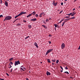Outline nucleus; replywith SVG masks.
<instances>
[{
  "label": "nucleus",
  "instance_id": "43",
  "mask_svg": "<svg viewBox=\"0 0 80 80\" xmlns=\"http://www.w3.org/2000/svg\"><path fill=\"white\" fill-rule=\"evenodd\" d=\"M23 22H24V23H25V22H26V20H23Z\"/></svg>",
  "mask_w": 80,
  "mask_h": 80
},
{
  "label": "nucleus",
  "instance_id": "2",
  "mask_svg": "<svg viewBox=\"0 0 80 80\" xmlns=\"http://www.w3.org/2000/svg\"><path fill=\"white\" fill-rule=\"evenodd\" d=\"M57 4H58V2L55 3V1H53L52 2V5L55 6V7H56L57 5Z\"/></svg>",
  "mask_w": 80,
  "mask_h": 80
},
{
  "label": "nucleus",
  "instance_id": "42",
  "mask_svg": "<svg viewBox=\"0 0 80 80\" xmlns=\"http://www.w3.org/2000/svg\"><path fill=\"white\" fill-rule=\"evenodd\" d=\"M52 36L51 35V34H49V37H52Z\"/></svg>",
  "mask_w": 80,
  "mask_h": 80
},
{
  "label": "nucleus",
  "instance_id": "63",
  "mask_svg": "<svg viewBox=\"0 0 80 80\" xmlns=\"http://www.w3.org/2000/svg\"><path fill=\"white\" fill-rule=\"evenodd\" d=\"M40 63H42V62H40Z\"/></svg>",
  "mask_w": 80,
  "mask_h": 80
},
{
  "label": "nucleus",
  "instance_id": "26",
  "mask_svg": "<svg viewBox=\"0 0 80 80\" xmlns=\"http://www.w3.org/2000/svg\"><path fill=\"white\" fill-rule=\"evenodd\" d=\"M29 37H30V36H28L27 37L25 38V40H26V39H27V38H29Z\"/></svg>",
  "mask_w": 80,
  "mask_h": 80
},
{
  "label": "nucleus",
  "instance_id": "15",
  "mask_svg": "<svg viewBox=\"0 0 80 80\" xmlns=\"http://www.w3.org/2000/svg\"><path fill=\"white\" fill-rule=\"evenodd\" d=\"M32 14H30L28 15L27 16V18L30 17V16H32Z\"/></svg>",
  "mask_w": 80,
  "mask_h": 80
},
{
  "label": "nucleus",
  "instance_id": "37",
  "mask_svg": "<svg viewBox=\"0 0 80 80\" xmlns=\"http://www.w3.org/2000/svg\"><path fill=\"white\" fill-rule=\"evenodd\" d=\"M3 17V15H0V18H1V17Z\"/></svg>",
  "mask_w": 80,
  "mask_h": 80
},
{
  "label": "nucleus",
  "instance_id": "13",
  "mask_svg": "<svg viewBox=\"0 0 80 80\" xmlns=\"http://www.w3.org/2000/svg\"><path fill=\"white\" fill-rule=\"evenodd\" d=\"M72 13L71 12L69 14H66V15H68V16H70V15H72Z\"/></svg>",
  "mask_w": 80,
  "mask_h": 80
},
{
  "label": "nucleus",
  "instance_id": "61",
  "mask_svg": "<svg viewBox=\"0 0 80 80\" xmlns=\"http://www.w3.org/2000/svg\"><path fill=\"white\" fill-rule=\"evenodd\" d=\"M65 1L66 2V1H67V0H65Z\"/></svg>",
  "mask_w": 80,
  "mask_h": 80
},
{
  "label": "nucleus",
  "instance_id": "54",
  "mask_svg": "<svg viewBox=\"0 0 80 80\" xmlns=\"http://www.w3.org/2000/svg\"><path fill=\"white\" fill-rule=\"evenodd\" d=\"M17 20H20V18H17Z\"/></svg>",
  "mask_w": 80,
  "mask_h": 80
},
{
  "label": "nucleus",
  "instance_id": "50",
  "mask_svg": "<svg viewBox=\"0 0 80 80\" xmlns=\"http://www.w3.org/2000/svg\"><path fill=\"white\" fill-rule=\"evenodd\" d=\"M49 44H50L51 43V42L49 41Z\"/></svg>",
  "mask_w": 80,
  "mask_h": 80
},
{
  "label": "nucleus",
  "instance_id": "32",
  "mask_svg": "<svg viewBox=\"0 0 80 80\" xmlns=\"http://www.w3.org/2000/svg\"><path fill=\"white\" fill-rule=\"evenodd\" d=\"M65 69H66V70H68V68H67V67H65Z\"/></svg>",
  "mask_w": 80,
  "mask_h": 80
},
{
  "label": "nucleus",
  "instance_id": "7",
  "mask_svg": "<svg viewBox=\"0 0 80 80\" xmlns=\"http://www.w3.org/2000/svg\"><path fill=\"white\" fill-rule=\"evenodd\" d=\"M34 45L37 48H38V46L37 45V43L36 42L34 43Z\"/></svg>",
  "mask_w": 80,
  "mask_h": 80
},
{
  "label": "nucleus",
  "instance_id": "40",
  "mask_svg": "<svg viewBox=\"0 0 80 80\" xmlns=\"http://www.w3.org/2000/svg\"><path fill=\"white\" fill-rule=\"evenodd\" d=\"M9 65L10 66H11V67H9V68H11V67H12V66L11 65H10V64H9Z\"/></svg>",
  "mask_w": 80,
  "mask_h": 80
},
{
  "label": "nucleus",
  "instance_id": "62",
  "mask_svg": "<svg viewBox=\"0 0 80 80\" xmlns=\"http://www.w3.org/2000/svg\"><path fill=\"white\" fill-rule=\"evenodd\" d=\"M12 72V70H11V72Z\"/></svg>",
  "mask_w": 80,
  "mask_h": 80
},
{
  "label": "nucleus",
  "instance_id": "59",
  "mask_svg": "<svg viewBox=\"0 0 80 80\" xmlns=\"http://www.w3.org/2000/svg\"><path fill=\"white\" fill-rule=\"evenodd\" d=\"M17 70V68H16L15 70Z\"/></svg>",
  "mask_w": 80,
  "mask_h": 80
},
{
  "label": "nucleus",
  "instance_id": "57",
  "mask_svg": "<svg viewBox=\"0 0 80 80\" xmlns=\"http://www.w3.org/2000/svg\"><path fill=\"white\" fill-rule=\"evenodd\" d=\"M61 72H63V70H62L61 71Z\"/></svg>",
  "mask_w": 80,
  "mask_h": 80
},
{
  "label": "nucleus",
  "instance_id": "21",
  "mask_svg": "<svg viewBox=\"0 0 80 80\" xmlns=\"http://www.w3.org/2000/svg\"><path fill=\"white\" fill-rule=\"evenodd\" d=\"M76 14V12L73 13L72 14H71V16H73L74 15H75Z\"/></svg>",
  "mask_w": 80,
  "mask_h": 80
},
{
  "label": "nucleus",
  "instance_id": "31",
  "mask_svg": "<svg viewBox=\"0 0 80 80\" xmlns=\"http://www.w3.org/2000/svg\"><path fill=\"white\" fill-rule=\"evenodd\" d=\"M59 62V60H57L56 61V63H58V62Z\"/></svg>",
  "mask_w": 80,
  "mask_h": 80
},
{
  "label": "nucleus",
  "instance_id": "4",
  "mask_svg": "<svg viewBox=\"0 0 80 80\" xmlns=\"http://www.w3.org/2000/svg\"><path fill=\"white\" fill-rule=\"evenodd\" d=\"M5 5L6 6V7H8V2H7L5 1Z\"/></svg>",
  "mask_w": 80,
  "mask_h": 80
},
{
  "label": "nucleus",
  "instance_id": "23",
  "mask_svg": "<svg viewBox=\"0 0 80 80\" xmlns=\"http://www.w3.org/2000/svg\"><path fill=\"white\" fill-rule=\"evenodd\" d=\"M54 26H55V27H57L58 26V25H57L56 24H54Z\"/></svg>",
  "mask_w": 80,
  "mask_h": 80
},
{
  "label": "nucleus",
  "instance_id": "20",
  "mask_svg": "<svg viewBox=\"0 0 80 80\" xmlns=\"http://www.w3.org/2000/svg\"><path fill=\"white\" fill-rule=\"evenodd\" d=\"M42 27H43L44 28H47V27H46V26L45 25H42Z\"/></svg>",
  "mask_w": 80,
  "mask_h": 80
},
{
  "label": "nucleus",
  "instance_id": "33",
  "mask_svg": "<svg viewBox=\"0 0 80 80\" xmlns=\"http://www.w3.org/2000/svg\"><path fill=\"white\" fill-rule=\"evenodd\" d=\"M75 18V17H72L71 18V19H74Z\"/></svg>",
  "mask_w": 80,
  "mask_h": 80
},
{
  "label": "nucleus",
  "instance_id": "38",
  "mask_svg": "<svg viewBox=\"0 0 80 80\" xmlns=\"http://www.w3.org/2000/svg\"><path fill=\"white\" fill-rule=\"evenodd\" d=\"M10 64H11V65H12L13 64V62H10Z\"/></svg>",
  "mask_w": 80,
  "mask_h": 80
},
{
  "label": "nucleus",
  "instance_id": "34",
  "mask_svg": "<svg viewBox=\"0 0 80 80\" xmlns=\"http://www.w3.org/2000/svg\"><path fill=\"white\" fill-rule=\"evenodd\" d=\"M65 18H70L69 16H66L65 17Z\"/></svg>",
  "mask_w": 80,
  "mask_h": 80
},
{
  "label": "nucleus",
  "instance_id": "14",
  "mask_svg": "<svg viewBox=\"0 0 80 80\" xmlns=\"http://www.w3.org/2000/svg\"><path fill=\"white\" fill-rule=\"evenodd\" d=\"M67 22L66 21H65L63 22L62 24V26L63 27V26L64 25V24H65V23Z\"/></svg>",
  "mask_w": 80,
  "mask_h": 80
},
{
  "label": "nucleus",
  "instance_id": "64",
  "mask_svg": "<svg viewBox=\"0 0 80 80\" xmlns=\"http://www.w3.org/2000/svg\"><path fill=\"white\" fill-rule=\"evenodd\" d=\"M15 21H16V20L14 21V22H13V23H14V22H15Z\"/></svg>",
  "mask_w": 80,
  "mask_h": 80
},
{
  "label": "nucleus",
  "instance_id": "39",
  "mask_svg": "<svg viewBox=\"0 0 80 80\" xmlns=\"http://www.w3.org/2000/svg\"><path fill=\"white\" fill-rule=\"evenodd\" d=\"M21 69L22 70V71H24V70H23L22 68H21Z\"/></svg>",
  "mask_w": 80,
  "mask_h": 80
},
{
  "label": "nucleus",
  "instance_id": "45",
  "mask_svg": "<svg viewBox=\"0 0 80 80\" xmlns=\"http://www.w3.org/2000/svg\"><path fill=\"white\" fill-rule=\"evenodd\" d=\"M52 66H53V65H54V63L52 62Z\"/></svg>",
  "mask_w": 80,
  "mask_h": 80
},
{
  "label": "nucleus",
  "instance_id": "19",
  "mask_svg": "<svg viewBox=\"0 0 80 80\" xmlns=\"http://www.w3.org/2000/svg\"><path fill=\"white\" fill-rule=\"evenodd\" d=\"M28 27L29 28H32V26H31L30 25H28Z\"/></svg>",
  "mask_w": 80,
  "mask_h": 80
},
{
  "label": "nucleus",
  "instance_id": "17",
  "mask_svg": "<svg viewBox=\"0 0 80 80\" xmlns=\"http://www.w3.org/2000/svg\"><path fill=\"white\" fill-rule=\"evenodd\" d=\"M32 14H33V15H34L36 14V12H35V11H34L32 13Z\"/></svg>",
  "mask_w": 80,
  "mask_h": 80
},
{
  "label": "nucleus",
  "instance_id": "46",
  "mask_svg": "<svg viewBox=\"0 0 80 80\" xmlns=\"http://www.w3.org/2000/svg\"><path fill=\"white\" fill-rule=\"evenodd\" d=\"M0 80H5L4 79H2V78H0Z\"/></svg>",
  "mask_w": 80,
  "mask_h": 80
},
{
  "label": "nucleus",
  "instance_id": "6",
  "mask_svg": "<svg viewBox=\"0 0 80 80\" xmlns=\"http://www.w3.org/2000/svg\"><path fill=\"white\" fill-rule=\"evenodd\" d=\"M47 75H50V73L49 72H48V71L47 72H46Z\"/></svg>",
  "mask_w": 80,
  "mask_h": 80
},
{
  "label": "nucleus",
  "instance_id": "1",
  "mask_svg": "<svg viewBox=\"0 0 80 80\" xmlns=\"http://www.w3.org/2000/svg\"><path fill=\"white\" fill-rule=\"evenodd\" d=\"M12 18L11 16H6L4 20H11Z\"/></svg>",
  "mask_w": 80,
  "mask_h": 80
},
{
  "label": "nucleus",
  "instance_id": "18",
  "mask_svg": "<svg viewBox=\"0 0 80 80\" xmlns=\"http://www.w3.org/2000/svg\"><path fill=\"white\" fill-rule=\"evenodd\" d=\"M48 63H51V62H50V60L49 59H48Z\"/></svg>",
  "mask_w": 80,
  "mask_h": 80
},
{
  "label": "nucleus",
  "instance_id": "10",
  "mask_svg": "<svg viewBox=\"0 0 80 80\" xmlns=\"http://www.w3.org/2000/svg\"><path fill=\"white\" fill-rule=\"evenodd\" d=\"M43 14H44V12L41 13L40 15H39V17H42V15H43Z\"/></svg>",
  "mask_w": 80,
  "mask_h": 80
},
{
  "label": "nucleus",
  "instance_id": "3",
  "mask_svg": "<svg viewBox=\"0 0 80 80\" xmlns=\"http://www.w3.org/2000/svg\"><path fill=\"white\" fill-rule=\"evenodd\" d=\"M61 48L62 49H63L65 48V44L62 43L61 45Z\"/></svg>",
  "mask_w": 80,
  "mask_h": 80
},
{
  "label": "nucleus",
  "instance_id": "44",
  "mask_svg": "<svg viewBox=\"0 0 80 80\" xmlns=\"http://www.w3.org/2000/svg\"><path fill=\"white\" fill-rule=\"evenodd\" d=\"M78 50H80V45L79 46V47L78 48Z\"/></svg>",
  "mask_w": 80,
  "mask_h": 80
},
{
  "label": "nucleus",
  "instance_id": "56",
  "mask_svg": "<svg viewBox=\"0 0 80 80\" xmlns=\"http://www.w3.org/2000/svg\"><path fill=\"white\" fill-rule=\"evenodd\" d=\"M62 22V21H61L59 22V23H61Z\"/></svg>",
  "mask_w": 80,
  "mask_h": 80
},
{
  "label": "nucleus",
  "instance_id": "47",
  "mask_svg": "<svg viewBox=\"0 0 80 80\" xmlns=\"http://www.w3.org/2000/svg\"><path fill=\"white\" fill-rule=\"evenodd\" d=\"M6 74L8 76H9V75H8V73H6Z\"/></svg>",
  "mask_w": 80,
  "mask_h": 80
},
{
  "label": "nucleus",
  "instance_id": "41",
  "mask_svg": "<svg viewBox=\"0 0 80 80\" xmlns=\"http://www.w3.org/2000/svg\"><path fill=\"white\" fill-rule=\"evenodd\" d=\"M61 5H63V3L61 2Z\"/></svg>",
  "mask_w": 80,
  "mask_h": 80
},
{
  "label": "nucleus",
  "instance_id": "5",
  "mask_svg": "<svg viewBox=\"0 0 80 80\" xmlns=\"http://www.w3.org/2000/svg\"><path fill=\"white\" fill-rule=\"evenodd\" d=\"M27 13V12H21L20 14V15H23V14H26Z\"/></svg>",
  "mask_w": 80,
  "mask_h": 80
},
{
  "label": "nucleus",
  "instance_id": "48",
  "mask_svg": "<svg viewBox=\"0 0 80 80\" xmlns=\"http://www.w3.org/2000/svg\"><path fill=\"white\" fill-rule=\"evenodd\" d=\"M2 3V0H1V3Z\"/></svg>",
  "mask_w": 80,
  "mask_h": 80
},
{
  "label": "nucleus",
  "instance_id": "53",
  "mask_svg": "<svg viewBox=\"0 0 80 80\" xmlns=\"http://www.w3.org/2000/svg\"><path fill=\"white\" fill-rule=\"evenodd\" d=\"M70 78H72L71 77H70Z\"/></svg>",
  "mask_w": 80,
  "mask_h": 80
},
{
  "label": "nucleus",
  "instance_id": "36",
  "mask_svg": "<svg viewBox=\"0 0 80 80\" xmlns=\"http://www.w3.org/2000/svg\"><path fill=\"white\" fill-rule=\"evenodd\" d=\"M62 12H63V11H61L60 12H59V14H61V13H62Z\"/></svg>",
  "mask_w": 80,
  "mask_h": 80
},
{
  "label": "nucleus",
  "instance_id": "8",
  "mask_svg": "<svg viewBox=\"0 0 80 80\" xmlns=\"http://www.w3.org/2000/svg\"><path fill=\"white\" fill-rule=\"evenodd\" d=\"M18 65V61H15V66H17V65Z\"/></svg>",
  "mask_w": 80,
  "mask_h": 80
},
{
  "label": "nucleus",
  "instance_id": "16",
  "mask_svg": "<svg viewBox=\"0 0 80 80\" xmlns=\"http://www.w3.org/2000/svg\"><path fill=\"white\" fill-rule=\"evenodd\" d=\"M50 53L48 51H47L46 52V53L45 55H47L48 54Z\"/></svg>",
  "mask_w": 80,
  "mask_h": 80
},
{
  "label": "nucleus",
  "instance_id": "25",
  "mask_svg": "<svg viewBox=\"0 0 80 80\" xmlns=\"http://www.w3.org/2000/svg\"><path fill=\"white\" fill-rule=\"evenodd\" d=\"M9 61H12V60H13V58H11L9 60Z\"/></svg>",
  "mask_w": 80,
  "mask_h": 80
},
{
  "label": "nucleus",
  "instance_id": "30",
  "mask_svg": "<svg viewBox=\"0 0 80 80\" xmlns=\"http://www.w3.org/2000/svg\"><path fill=\"white\" fill-rule=\"evenodd\" d=\"M35 16L36 17H38V15L37 14H36L35 15Z\"/></svg>",
  "mask_w": 80,
  "mask_h": 80
},
{
  "label": "nucleus",
  "instance_id": "58",
  "mask_svg": "<svg viewBox=\"0 0 80 80\" xmlns=\"http://www.w3.org/2000/svg\"><path fill=\"white\" fill-rule=\"evenodd\" d=\"M49 20H51V18H49Z\"/></svg>",
  "mask_w": 80,
  "mask_h": 80
},
{
  "label": "nucleus",
  "instance_id": "22",
  "mask_svg": "<svg viewBox=\"0 0 80 80\" xmlns=\"http://www.w3.org/2000/svg\"><path fill=\"white\" fill-rule=\"evenodd\" d=\"M17 26H18H18H20L21 25V24L20 23L18 24H17Z\"/></svg>",
  "mask_w": 80,
  "mask_h": 80
},
{
  "label": "nucleus",
  "instance_id": "51",
  "mask_svg": "<svg viewBox=\"0 0 80 80\" xmlns=\"http://www.w3.org/2000/svg\"><path fill=\"white\" fill-rule=\"evenodd\" d=\"M70 19H71V18H68V20H70Z\"/></svg>",
  "mask_w": 80,
  "mask_h": 80
},
{
  "label": "nucleus",
  "instance_id": "49",
  "mask_svg": "<svg viewBox=\"0 0 80 80\" xmlns=\"http://www.w3.org/2000/svg\"><path fill=\"white\" fill-rule=\"evenodd\" d=\"M26 80H29L28 79V78H26Z\"/></svg>",
  "mask_w": 80,
  "mask_h": 80
},
{
  "label": "nucleus",
  "instance_id": "35",
  "mask_svg": "<svg viewBox=\"0 0 80 80\" xmlns=\"http://www.w3.org/2000/svg\"><path fill=\"white\" fill-rule=\"evenodd\" d=\"M60 68H61V69H62V70H63V68H62V66H60Z\"/></svg>",
  "mask_w": 80,
  "mask_h": 80
},
{
  "label": "nucleus",
  "instance_id": "28",
  "mask_svg": "<svg viewBox=\"0 0 80 80\" xmlns=\"http://www.w3.org/2000/svg\"><path fill=\"white\" fill-rule=\"evenodd\" d=\"M52 62H55V61H56V60L55 59H52Z\"/></svg>",
  "mask_w": 80,
  "mask_h": 80
},
{
  "label": "nucleus",
  "instance_id": "9",
  "mask_svg": "<svg viewBox=\"0 0 80 80\" xmlns=\"http://www.w3.org/2000/svg\"><path fill=\"white\" fill-rule=\"evenodd\" d=\"M48 22V21L46 20V22L45 20H43L42 21V22H43V23H45V24H46V22Z\"/></svg>",
  "mask_w": 80,
  "mask_h": 80
},
{
  "label": "nucleus",
  "instance_id": "55",
  "mask_svg": "<svg viewBox=\"0 0 80 80\" xmlns=\"http://www.w3.org/2000/svg\"><path fill=\"white\" fill-rule=\"evenodd\" d=\"M58 28H59V26L58 25Z\"/></svg>",
  "mask_w": 80,
  "mask_h": 80
},
{
  "label": "nucleus",
  "instance_id": "27",
  "mask_svg": "<svg viewBox=\"0 0 80 80\" xmlns=\"http://www.w3.org/2000/svg\"><path fill=\"white\" fill-rule=\"evenodd\" d=\"M64 73H67V74H69V73H68V72L67 71L65 72Z\"/></svg>",
  "mask_w": 80,
  "mask_h": 80
},
{
  "label": "nucleus",
  "instance_id": "12",
  "mask_svg": "<svg viewBox=\"0 0 80 80\" xmlns=\"http://www.w3.org/2000/svg\"><path fill=\"white\" fill-rule=\"evenodd\" d=\"M19 16H20V14H19L18 15H17L15 17V18H17L18 17H19Z\"/></svg>",
  "mask_w": 80,
  "mask_h": 80
},
{
  "label": "nucleus",
  "instance_id": "29",
  "mask_svg": "<svg viewBox=\"0 0 80 80\" xmlns=\"http://www.w3.org/2000/svg\"><path fill=\"white\" fill-rule=\"evenodd\" d=\"M17 61L18 64H19V65L20 64V61Z\"/></svg>",
  "mask_w": 80,
  "mask_h": 80
},
{
  "label": "nucleus",
  "instance_id": "60",
  "mask_svg": "<svg viewBox=\"0 0 80 80\" xmlns=\"http://www.w3.org/2000/svg\"><path fill=\"white\" fill-rule=\"evenodd\" d=\"M23 69H25V68H23Z\"/></svg>",
  "mask_w": 80,
  "mask_h": 80
},
{
  "label": "nucleus",
  "instance_id": "11",
  "mask_svg": "<svg viewBox=\"0 0 80 80\" xmlns=\"http://www.w3.org/2000/svg\"><path fill=\"white\" fill-rule=\"evenodd\" d=\"M53 51V49H48V51L49 52H52V51Z\"/></svg>",
  "mask_w": 80,
  "mask_h": 80
},
{
  "label": "nucleus",
  "instance_id": "52",
  "mask_svg": "<svg viewBox=\"0 0 80 80\" xmlns=\"http://www.w3.org/2000/svg\"><path fill=\"white\" fill-rule=\"evenodd\" d=\"M75 10V8H74L72 10H73V11H74V10Z\"/></svg>",
  "mask_w": 80,
  "mask_h": 80
},
{
  "label": "nucleus",
  "instance_id": "24",
  "mask_svg": "<svg viewBox=\"0 0 80 80\" xmlns=\"http://www.w3.org/2000/svg\"><path fill=\"white\" fill-rule=\"evenodd\" d=\"M31 20H37V19H36V18H35L31 19Z\"/></svg>",
  "mask_w": 80,
  "mask_h": 80
}]
</instances>
